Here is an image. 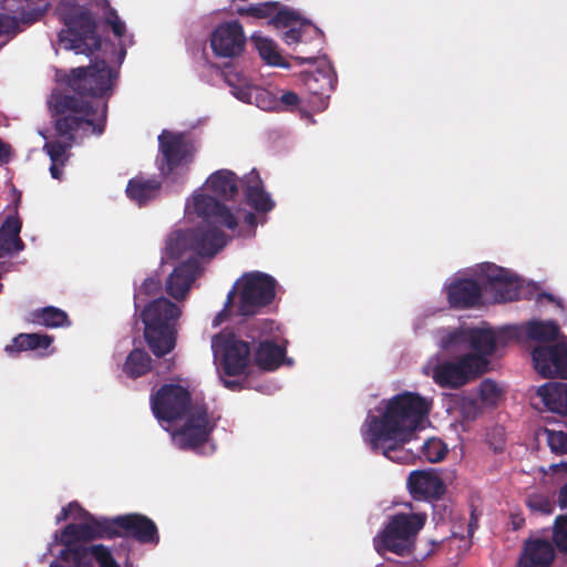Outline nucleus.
I'll return each instance as SVG.
<instances>
[{
    "label": "nucleus",
    "mask_w": 567,
    "mask_h": 567,
    "mask_svg": "<svg viewBox=\"0 0 567 567\" xmlns=\"http://www.w3.org/2000/svg\"><path fill=\"white\" fill-rule=\"evenodd\" d=\"M231 93L240 101L250 103L255 95V89L248 85V80L238 84Z\"/></svg>",
    "instance_id": "nucleus-42"
},
{
    "label": "nucleus",
    "mask_w": 567,
    "mask_h": 567,
    "mask_svg": "<svg viewBox=\"0 0 567 567\" xmlns=\"http://www.w3.org/2000/svg\"><path fill=\"white\" fill-rule=\"evenodd\" d=\"M55 519L56 523L64 519H71L72 523L61 534L54 535V540L49 547L52 554H59L64 560L72 558L76 567H120L104 546H84L87 540L99 537L101 530L89 513L78 503H71L62 508ZM50 567L60 566L51 564Z\"/></svg>",
    "instance_id": "nucleus-5"
},
{
    "label": "nucleus",
    "mask_w": 567,
    "mask_h": 567,
    "mask_svg": "<svg viewBox=\"0 0 567 567\" xmlns=\"http://www.w3.org/2000/svg\"><path fill=\"white\" fill-rule=\"evenodd\" d=\"M104 19L106 24L121 20L114 8H109L104 11Z\"/></svg>",
    "instance_id": "nucleus-51"
},
{
    "label": "nucleus",
    "mask_w": 567,
    "mask_h": 567,
    "mask_svg": "<svg viewBox=\"0 0 567 567\" xmlns=\"http://www.w3.org/2000/svg\"><path fill=\"white\" fill-rule=\"evenodd\" d=\"M537 395L548 411L560 415L567 414V384H544L537 389Z\"/></svg>",
    "instance_id": "nucleus-21"
},
{
    "label": "nucleus",
    "mask_w": 567,
    "mask_h": 567,
    "mask_svg": "<svg viewBox=\"0 0 567 567\" xmlns=\"http://www.w3.org/2000/svg\"><path fill=\"white\" fill-rule=\"evenodd\" d=\"M525 332L529 339L540 343L561 339L559 328L553 321H530L526 324Z\"/></svg>",
    "instance_id": "nucleus-29"
},
{
    "label": "nucleus",
    "mask_w": 567,
    "mask_h": 567,
    "mask_svg": "<svg viewBox=\"0 0 567 567\" xmlns=\"http://www.w3.org/2000/svg\"><path fill=\"white\" fill-rule=\"evenodd\" d=\"M225 385H226V386H228V388H230V386H233V385H234V383H233V382H227V381H225Z\"/></svg>",
    "instance_id": "nucleus-58"
},
{
    "label": "nucleus",
    "mask_w": 567,
    "mask_h": 567,
    "mask_svg": "<svg viewBox=\"0 0 567 567\" xmlns=\"http://www.w3.org/2000/svg\"><path fill=\"white\" fill-rule=\"evenodd\" d=\"M151 368V359L146 352L133 350L123 365L124 373L130 378H138L145 374Z\"/></svg>",
    "instance_id": "nucleus-30"
},
{
    "label": "nucleus",
    "mask_w": 567,
    "mask_h": 567,
    "mask_svg": "<svg viewBox=\"0 0 567 567\" xmlns=\"http://www.w3.org/2000/svg\"><path fill=\"white\" fill-rule=\"evenodd\" d=\"M189 392L179 384L164 385L152 399V409L161 423H172L186 417L179 430L173 432L174 443L182 449L196 447L209 433L207 415L200 410L189 409Z\"/></svg>",
    "instance_id": "nucleus-6"
},
{
    "label": "nucleus",
    "mask_w": 567,
    "mask_h": 567,
    "mask_svg": "<svg viewBox=\"0 0 567 567\" xmlns=\"http://www.w3.org/2000/svg\"><path fill=\"white\" fill-rule=\"evenodd\" d=\"M315 31H316L317 33H321V31H320L318 28H315Z\"/></svg>",
    "instance_id": "nucleus-60"
},
{
    "label": "nucleus",
    "mask_w": 567,
    "mask_h": 567,
    "mask_svg": "<svg viewBox=\"0 0 567 567\" xmlns=\"http://www.w3.org/2000/svg\"><path fill=\"white\" fill-rule=\"evenodd\" d=\"M158 148L162 154L158 168L164 176L171 175L178 166L190 162L194 153V145L184 133L166 130L158 136Z\"/></svg>",
    "instance_id": "nucleus-14"
},
{
    "label": "nucleus",
    "mask_w": 567,
    "mask_h": 567,
    "mask_svg": "<svg viewBox=\"0 0 567 567\" xmlns=\"http://www.w3.org/2000/svg\"><path fill=\"white\" fill-rule=\"evenodd\" d=\"M476 527H477L476 520L474 518H472L471 522L468 523V526H467L468 535H473V533L476 529Z\"/></svg>",
    "instance_id": "nucleus-54"
},
{
    "label": "nucleus",
    "mask_w": 567,
    "mask_h": 567,
    "mask_svg": "<svg viewBox=\"0 0 567 567\" xmlns=\"http://www.w3.org/2000/svg\"><path fill=\"white\" fill-rule=\"evenodd\" d=\"M159 188L161 183L156 179L135 177L128 181L126 194L132 200L142 206L151 199H154L157 196Z\"/></svg>",
    "instance_id": "nucleus-25"
},
{
    "label": "nucleus",
    "mask_w": 567,
    "mask_h": 567,
    "mask_svg": "<svg viewBox=\"0 0 567 567\" xmlns=\"http://www.w3.org/2000/svg\"><path fill=\"white\" fill-rule=\"evenodd\" d=\"M53 339L47 334L39 333H21L17 338L13 339L11 344L6 347V352L13 353L14 351H25V350H39L41 354H49L50 351L47 350Z\"/></svg>",
    "instance_id": "nucleus-26"
},
{
    "label": "nucleus",
    "mask_w": 567,
    "mask_h": 567,
    "mask_svg": "<svg viewBox=\"0 0 567 567\" xmlns=\"http://www.w3.org/2000/svg\"><path fill=\"white\" fill-rule=\"evenodd\" d=\"M546 298H548L550 301H554V298L549 295H546Z\"/></svg>",
    "instance_id": "nucleus-59"
},
{
    "label": "nucleus",
    "mask_w": 567,
    "mask_h": 567,
    "mask_svg": "<svg viewBox=\"0 0 567 567\" xmlns=\"http://www.w3.org/2000/svg\"><path fill=\"white\" fill-rule=\"evenodd\" d=\"M47 10H48V4H45L43 8H33V9L23 11L21 13L20 21L23 24H28L29 25V24L40 20L43 17V14L45 13Z\"/></svg>",
    "instance_id": "nucleus-43"
},
{
    "label": "nucleus",
    "mask_w": 567,
    "mask_h": 567,
    "mask_svg": "<svg viewBox=\"0 0 567 567\" xmlns=\"http://www.w3.org/2000/svg\"><path fill=\"white\" fill-rule=\"evenodd\" d=\"M109 25L112 28L113 33L117 38L123 37L125 31H126L125 23L122 20L115 21V22H113V23H111Z\"/></svg>",
    "instance_id": "nucleus-49"
},
{
    "label": "nucleus",
    "mask_w": 567,
    "mask_h": 567,
    "mask_svg": "<svg viewBox=\"0 0 567 567\" xmlns=\"http://www.w3.org/2000/svg\"><path fill=\"white\" fill-rule=\"evenodd\" d=\"M66 313L54 307H48L34 313V321L49 328L61 327L66 323Z\"/></svg>",
    "instance_id": "nucleus-32"
},
{
    "label": "nucleus",
    "mask_w": 567,
    "mask_h": 567,
    "mask_svg": "<svg viewBox=\"0 0 567 567\" xmlns=\"http://www.w3.org/2000/svg\"><path fill=\"white\" fill-rule=\"evenodd\" d=\"M11 157V147L0 138V165L7 164Z\"/></svg>",
    "instance_id": "nucleus-48"
},
{
    "label": "nucleus",
    "mask_w": 567,
    "mask_h": 567,
    "mask_svg": "<svg viewBox=\"0 0 567 567\" xmlns=\"http://www.w3.org/2000/svg\"><path fill=\"white\" fill-rule=\"evenodd\" d=\"M278 101V110L293 111L300 105V97L292 91H287L281 94Z\"/></svg>",
    "instance_id": "nucleus-41"
},
{
    "label": "nucleus",
    "mask_w": 567,
    "mask_h": 567,
    "mask_svg": "<svg viewBox=\"0 0 567 567\" xmlns=\"http://www.w3.org/2000/svg\"><path fill=\"white\" fill-rule=\"evenodd\" d=\"M206 184L213 194L225 200L233 199L238 193V178L229 169L213 173Z\"/></svg>",
    "instance_id": "nucleus-22"
},
{
    "label": "nucleus",
    "mask_w": 567,
    "mask_h": 567,
    "mask_svg": "<svg viewBox=\"0 0 567 567\" xmlns=\"http://www.w3.org/2000/svg\"><path fill=\"white\" fill-rule=\"evenodd\" d=\"M62 20L66 29L61 30L58 37L65 49L91 55L101 48L97 25L89 10L75 8L69 13H63Z\"/></svg>",
    "instance_id": "nucleus-10"
},
{
    "label": "nucleus",
    "mask_w": 567,
    "mask_h": 567,
    "mask_svg": "<svg viewBox=\"0 0 567 567\" xmlns=\"http://www.w3.org/2000/svg\"><path fill=\"white\" fill-rule=\"evenodd\" d=\"M21 221L18 216L9 215L0 227V248H24L20 238Z\"/></svg>",
    "instance_id": "nucleus-28"
},
{
    "label": "nucleus",
    "mask_w": 567,
    "mask_h": 567,
    "mask_svg": "<svg viewBox=\"0 0 567 567\" xmlns=\"http://www.w3.org/2000/svg\"><path fill=\"white\" fill-rule=\"evenodd\" d=\"M223 75H224L225 82L231 87V90L237 87L238 84H241L247 80V78L244 74H241L233 69H226L223 72Z\"/></svg>",
    "instance_id": "nucleus-44"
},
{
    "label": "nucleus",
    "mask_w": 567,
    "mask_h": 567,
    "mask_svg": "<svg viewBox=\"0 0 567 567\" xmlns=\"http://www.w3.org/2000/svg\"><path fill=\"white\" fill-rule=\"evenodd\" d=\"M529 505L530 507L539 509L545 513L551 512V504L546 498L543 497H535L530 499Z\"/></svg>",
    "instance_id": "nucleus-47"
},
{
    "label": "nucleus",
    "mask_w": 567,
    "mask_h": 567,
    "mask_svg": "<svg viewBox=\"0 0 567 567\" xmlns=\"http://www.w3.org/2000/svg\"><path fill=\"white\" fill-rule=\"evenodd\" d=\"M303 83L308 91L317 96H329L337 83L336 75L331 71H316L306 73Z\"/></svg>",
    "instance_id": "nucleus-27"
},
{
    "label": "nucleus",
    "mask_w": 567,
    "mask_h": 567,
    "mask_svg": "<svg viewBox=\"0 0 567 567\" xmlns=\"http://www.w3.org/2000/svg\"><path fill=\"white\" fill-rule=\"evenodd\" d=\"M425 516L416 513L393 515L384 528L374 537L377 551L384 555L386 551L399 556L408 555L414 545L416 534L422 529Z\"/></svg>",
    "instance_id": "nucleus-9"
},
{
    "label": "nucleus",
    "mask_w": 567,
    "mask_h": 567,
    "mask_svg": "<svg viewBox=\"0 0 567 567\" xmlns=\"http://www.w3.org/2000/svg\"><path fill=\"white\" fill-rule=\"evenodd\" d=\"M104 19L106 24L121 20L114 8H109L104 11Z\"/></svg>",
    "instance_id": "nucleus-50"
},
{
    "label": "nucleus",
    "mask_w": 567,
    "mask_h": 567,
    "mask_svg": "<svg viewBox=\"0 0 567 567\" xmlns=\"http://www.w3.org/2000/svg\"><path fill=\"white\" fill-rule=\"evenodd\" d=\"M395 563L393 561H389V563H384V564H380L378 565V567H395Z\"/></svg>",
    "instance_id": "nucleus-56"
},
{
    "label": "nucleus",
    "mask_w": 567,
    "mask_h": 567,
    "mask_svg": "<svg viewBox=\"0 0 567 567\" xmlns=\"http://www.w3.org/2000/svg\"><path fill=\"white\" fill-rule=\"evenodd\" d=\"M299 17L298 13L293 10L284 8L280 10H276L275 13L270 17V24H274L275 27L279 28H288L293 22L298 21Z\"/></svg>",
    "instance_id": "nucleus-39"
},
{
    "label": "nucleus",
    "mask_w": 567,
    "mask_h": 567,
    "mask_svg": "<svg viewBox=\"0 0 567 567\" xmlns=\"http://www.w3.org/2000/svg\"><path fill=\"white\" fill-rule=\"evenodd\" d=\"M554 556V548L549 542L533 538L526 542L518 566L549 567Z\"/></svg>",
    "instance_id": "nucleus-19"
},
{
    "label": "nucleus",
    "mask_w": 567,
    "mask_h": 567,
    "mask_svg": "<svg viewBox=\"0 0 567 567\" xmlns=\"http://www.w3.org/2000/svg\"><path fill=\"white\" fill-rule=\"evenodd\" d=\"M179 308L165 298L148 303L142 311L145 339L156 355L168 353L175 346Z\"/></svg>",
    "instance_id": "nucleus-8"
},
{
    "label": "nucleus",
    "mask_w": 567,
    "mask_h": 567,
    "mask_svg": "<svg viewBox=\"0 0 567 567\" xmlns=\"http://www.w3.org/2000/svg\"><path fill=\"white\" fill-rule=\"evenodd\" d=\"M422 453L427 461L439 462L445 456L446 446L439 439H430L423 444Z\"/></svg>",
    "instance_id": "nucleus-37"
},
{
    "label": "nucleus",
    "mask_w": 567,
    "mask_h": 567,
    "mask_svg": "<svg viewBox=\"0 0 567 567\" xmlns=\"http://www.w3.org/2000/svg\"><path fill=\"white\" fill-rule=\"evenodd\" d=\"M14 250H10V249H7V250H0V258L4 257V255H11V252H13Z\"/></svg>",
    "instance_id": "nucleus-57"
},
{
    "label": "nucleus",
    "mask_w": 567,
    "mask_h": 567,
    "mask_svg": "<svg viewBox=\"0 0 567 567\" xmlns=\"http://www.w3.org/2000/svg\"><path fill=\"white\" fill-rule=\"evenodd\" d=\"M445 291L452 307L466 308L478 302L482 288L473 279L455 277L445 286Z\"/></svg>",
    "instance_id": "nucleus-17"
},
{
    "label": "nucleus",
    "mask_w": 567,
    "mask_h": 567,
    "mask_svg": "<svg viewBox=\"0 0 567 567\" xmlns=\"http://www.w3.org/2000/svg\"><path fill=\"white\" fill-rule=\"evenodd\" d=\"M216 362L229 375L243 373L251 361L250 349L246 341L230 332H220L212 341Z\"/></svg>",
    "instance_id": "nucleus-13"
},
{
    "label": "nucleus",
    "mask_w": 567,
    "mask_h": 567,
    "mask_svg": "<svg viewBox=\"0 0 567 567\" xmlns=\"http://www.w3.org/2000/svg\"><path fill=\"white\" fill-rule=\"evenodd\" d=\"M186 212L194 213L208 225L173 230L166 238L165 248H225L228 236L219 227L212 226L209 223L220 224L243 237L255 236L258 225L256 215L248 212L245 214L244 225L236 233L238 223L230 209L215 197L199 192H195L192 200L187 202Z\"/></svg>",
    "instance_id": "nucleus-4"
},
{
    "label": "nucleus",
    "mask_w": 567,
    "mask_h": 567,
    "mask_svg": "<svg viewBox=\"0 0 567 567\" xmlns=\"http://www.w3.org/2000/svg\"><path fill=\"white\" fill-rule=\"evenodd\" d=\"M177 261L167 279V292L175 299L185 298L195 277L215 256V250H168Z\"/></svg>",
    "instance_id": "nucleus-11"
},
{
    "label": "nucleus",
    "mask_w": 567,
    "mask_h": 567,
    "mask_svg": "<svg viewBox=\"0 0 567 567\" xmlns=\"http://www.w3.org/2000/svg\"><path fill=\"white\" fill-rule=\"evenodd\" d=\"M504 343L505 333L495 331L485 323L475 328L440 330L437 346L441 355L452 360L433 357L424 365V372L441 386H462L486 371V357Z\"/></svg>",
    "instance_id": "nucleus-2"
},
{
    "label": "nucleus",
    "mask_w": 567,
    "mask_h": 567,
    "mask_svg": "<svg viewBox=\"0 0 567 567\" xmlns=\"http://www.w3.org/2000/svg\"><path fill=\"white\" fill-rule=\"evenodd\" d=\"M554 540L560 550L567 553V516H560L556 519Z\"/></svg>",
    "instance_id": "nucleus-40"
},
{
    "label": "nucleus",
    "mask_w": 567,
    "mask_h": 567,
    "mask_svg": "<svg viewBox=\"0 0 567 567\" xmlns=\"http://www.w3.org/2000/svg\"><path fill=\"white\" fill-rule=\"evenodd\" d=\"M117 74L104 60H95L87 66L72 69L66 85L79 96L59 93L53 95L54 130L64 140L48 141L43 151L51 161L50 174L61 179L62 168L68 163L75 142V133L91 127V134L104 133L107 121V103H93L85 97H103L112 93Z\"/></svg>",
    "instance_id": "nucleus-1"
},
{
    "label": "nucleus",
    "mask_w": 567,
    "mask_h": 567,
    "mask_svg": "<svg viewBox=\"0 0 567 567\" xmlns=\"http://www.w3.org/2000/svg\"><path fill=\"white\" fill-rule=\"evenodd\" d=\"M502 398L501 388L492 380H484L478 388V400L485 406L497 404Z\"/></svg>",
    "instance_id": "nucleus-34"
},
{
    "label": "nucleus",
    "mask_w": 567,
    "mask_h": 567,
    "mask_svg": "<svg viewBox=\"0 0 567 567\" xmlns=\"http://www.w3.org/2000/svg\"><path fill=\"white\" fill-rule=\"evenodd\" d=\"M246 37L239 21H228L216 27L210 35L213 52L223 58H234L243 53Z\"/></svg>",
    "instance_id": "nucleus-16"
},
{
    "label": "nucleus",
    "mask_w": 567,
    "mask_h": 567,
    "mask_svg": "<svg viewBox=\"0 0 567 567\" xmlns=\"http://www.w3.org/2000/svg\"><path fill=\"white\" fill-rule=\"evenodd\" d=\"M481 279L486 292H491L496 302L514 301L519 298H532L534 285L525 282L509 269L487 264L481 268Z\"/></svg>",
    "instance_id": "nucleus-12"
},
{
    "label": "nucleus",
    "mask_w": 567,
    "mask_h": 567,
    "mask_svg": "<svg viewBox=\"0 0 567 567\" xmlns=\"http://www.w3.org/2000/svg\"><path fill=\"white\" fill-rule=\"evenodd\" d=\"M284 346L262 341L256 349L255 363L262 370H275L286 360Z\"/></svg>",
    "instance_id": "nucleus-24"
},
{
    "label": "nucleus",
    "mask_w": 567,
    "mask_h": 567,
    "mask_svg": "<svg viewBox=\"0 0 567 567\" xmlns=\"http://www.w3.org/2000/svg\"><path fill=\"white\" fill-rule=\"evenodd\" d=\"M151 286H152V287H157V284H156L154 280L145 281V282H144V286H143V288L140 290L138 295H141V293H142V290H143V289H147V288H148V287H151Z\"/></svg>",
    "instance_id": "nucleus-55"
},
{
    "label": "nucleus",
    "mask_w": 567,
    "mask_h": 567,
    "mask_svg": "<svg viewBox=\"0 0 567 567\" xmlns=\"http://www.w3.org/2000/svg\"><path fill=\"white\" fill-rule=\"evenodd\" d=\"M539 472L547 476L549 474L556 475L558 477L567 476V461L560 462L558 464H553L548 468L539 467Z\"/></svg>",
    "instance_id": "nucleus-45"
},
{
    "label": "nucleus",
    "mask_w": 567,
    "mask_h": 567,
    "mask_svg": "<svg viewBox=\"0 0 567 567\" xmlns=\"http://www.w3.org/2000/svg\"><path fill=\"white\" fill-rule=\"evenodd\" d=\"M19 31V21L16 17L0 13V48Z\"/></svg>",
    "instance_id": "nucleus-36"
},
{
    "label": "nucleus",
    "mask_w": 567,
    "mask_h": 567,
    "mask_svg": "<svg viewBox=\"0 0 567 567\" xmlns=\"http://www.w3.org/2000/svg\"><path fill=\"white\" fill-rule=\"evenodd\" d=\"M95 6L101 8L103 11L112 8L109 0H95Z\"/></svg>",
    "instance_id": "nucleus-53"
},
{
    "label": "nucleus",
    "mask_w": 567,
    "mask_h": 567,
    "mask_svg": "<svg viewBox=\"0 0 567 567\" xmlns=\"http://www.w3.org/2000/svg\"><path fill=\"white\" fill-rule=\"evenodd\" d=\"M432 400L406 392L382 401L363 425V440L374 451L398 463H410L414 454L404 445L429 423Z\"/></svg>",
    "instance_id": "nucleus-3"
},
{
    "label": "nucleus",
    "mask_w": 567,
    "mask_h": 567,
    "mask_svg": "<svg viewBox=\"0 0 567 567\" xmlns=\"http://www.w3.org/2000/svg\"><path fill=\"white\" fill-rule=\"evenodd\" d=\"M302 27L290 28L282 34V40L288 44H297L302 41Z\"/></svg>",
    "instance_id": "nucleus-46"
},
{
    "label": "nucleus",
    "mask_w": 567,
    "mask_h": 567,
    "mask_svg": "<svg viewBox=\"0 0 567 567\" xmlns=\"http://www.w3.org/2000/svg\"><path fill=\"white\" fill-rule=\"evenodd\" d=\"M116 523L142 542L157 540L156 527L154 523L145 516L135 514L120 516L116 518Z\"/></svg>",
    "instance_id": "nucleus-23"
},
{
    "label": "nucleus",
    "mask_w": 567,
    "mask_h": 567,
    "mask_svg": "<svg viewBox=\"0 0 567 567\" xmlns=\"http://www.w3.org/2000/svg\"><path fill=\"white\" fill-rule=\"evenodd\" d=\"M252 40L261 59L269 65L279 66L282 64V56L278 53L274 41L254 35Z\"/></svg>",
    "instance_id": "nucleus-31"
},
{
    "label": "nucleus",
    "mask_w": 567,
    "mask_h": 567,
    "mask_svg": "<svg viewBox=\"0 0 567 567\" xmlns=\"http://www.w3.org/2000/svg\"><path fill=\"white\" fill-rule=\"evenodd\" d=\"M254 100L256 105L264 111L278 110L277 97L268 90L255 89Z\"/></svg>",
    "instance_id": "nucleus-38"
},
{
    "label": "nucleus",
    "mask_w": 567,
    "mask_h": 567,
    "mask_svg": "<svg viewBox=\"0 0 567 567\" xmlns=\"http://www.w3.org/2000/svg\"><path fill=\"white\" fill-rule=\"evenodd\" d=\"M540 434L545 436L551 453L556 455L567 454V433L545 429Z\"/></svg>",
    "instance_id": "nucleus-35"
},
{
    "label": "nucleus",
    "mask_w": 567,
    "mask_h": 567,
    "mask_svg": "<svg viewBox=\"0 0 567 567\" xmlns=\"http://www.w3.org/2000/svg\"><path fill=\"white\" fill-rule=\"evenodd\" d=\"M534 369L544 378L567 379V343L561 339L554 346L539 344L532 352Z\"/></svg>",
    "instance_id": "nucleus-15"
},
{
    "label": "nucleus",
    "mask_w": 567,
    "mask_h": 567,
    "mask_svg": "<svg viewBox=\"0 0 567 567\" xmlns=\"http://www.w3.org/2000/svg\"><path fill=\"white\" fill-rule=\"evenodd\" d=\"M279 7L278 2L267 1L257 4H250L248 7H238L237 14L241 17H252L257 19H266L270 18L277 8Z\"/></svg>",
    "instance_id": "nucleus-33"
},
{
    "label": "nucleus",
    "mask_w": 567,
    "mask_h": 567,
    "mask_svg": "<svg viewBox=\"0 0 567 567\" xmlns=\"http://www.w3.org/2000/svg\"><path fill=\"white\" fill-rule=\"evenodd\" d=\"M559 504L560 507L567 509V485L564 486L559 493Z\"/></svg>",
    "instance_id": "nucleus-52"
},
{
    "label": "nucleus",
    "mask_w": 567,
    "mask_h": 567,
    "mask_svg": "<svg viewBox=\"0 0 567 567\" xmlns=\"http://www.w3.org/2000/svg\"><path fill=\"white\" fill-rule=\"evenodd\" d=\"M244 194L247 204L257 213L267 214L275 207V202L265 190L262 181L255 171L247 176Z\"/></svg>",
    "instance_id": "nucleus-20"
},
{
    "label": "nucleus",
    "mask_w": 567,
    "mask_h": 567,
    "mask_svg": "<svg viewBox=\"0 0 567 567\" xmlns=\"http://www.w3.org/2000/svg\"><path fill=\"white\" fill-rule=\"evenodd\" d=\"M274 298V278L259 271L244 274L228 292L224 309L216 315L213 326H220L233 312L240 316L255 315Z\"/></svg>",
    "instance_id": "nucleus-7"
},
{
    "label": "nucleus",
    "mask_w": 567,
    "mask_h": 567,
    "mask_svg": "<svg viewBox=\"0 0 567 567\" xmlns=\"http://www.w3.org/2000/svg\"><path fill=\"white\" fill-rule=\"evenodd\" d=\"M408 486L416 498H436L444 493V484L433 471H414L410 474Z\"/></svg>",
    "instance_id": "nucleus-18"
}]
</instances>
